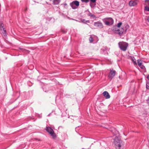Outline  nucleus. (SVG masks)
Listing matches in <instances>:
<instances>
[{
	"mask_svg": "<svg viewBox=\"0 0 149 149\" xmlns=\"http://www.w3.org/2000/svg\"><path fill=\"white\" fill-rule=\"evenodd\" d=\"M119 47L122 51H125L126 50L128 46V44L124 42H120L118 43Z\"/></svg>",
	"mask_w": 149,
	"mask_h": 149,
	"instance_id": "1",
	"label": "nucleus"
},
{
	"mask_svg": "<svg viewBox=\"0 0 149 149\" xmlns=\"http://www.w3.org/2000/svg\"><path fill=\"white\" fill-rule=\"evenodd\" d=\"M127 29L124 30L123 28H121V29H118V28H113L112 29V30L114 31L115 33L118 34L120 36L122 35L123 33H125L126 32Z\"/></svg>",
	"mask_w": 149,
	"mask_h": 149,
	"instance_id": "2",
	"label": "nucleus"
},
{
	"mask_svg": "<svg viewBox=\"0 0 149 149\" xmlns=\"http://www.w3.org/2000/svg\"><path fill=\"white\" fill-rule=\"evenodd\" d=\"M114 142L116 149H121L122 142L118 137L115 138Z\"/></svg>",
	"mask_w": 149,
	"mask_h": 149,
	"instance_id": "3",
	"label": "nucleus"
},
{
	"mask_svg": "<svg viewBox=\"0 0 149 149\" xmlns=\"http://www.w3.org/2000/svg\"><path fill=\"white\" fill-rule=\"evenodd\" d=\"M79 5V1H74L70 3V5L73 9H75L78 8Z\"/></svg>",
	"mask_w": 149,
	"mask_h": 149,
	"instance_id": "4",
	"label": "nucleus"
},
{
	"mask_svg": "<svg viewBox=\"0 0 149 149\" xmlns=\"http://www.w3.org/2000/svg\"><path fill=\"white\" fill-rule=\"evenodd\" d=\"M46 130L48 132L53 138H55L56 136L53 130L50 127H46Z\"/></svg>",
	"mask_w": 149,
	"mask_h": 149,
	"instance_id": "5",
	"label": "nucleus"
},
{
	"mask_svg": "<svg viewBox=\"0 0 149 149\" xmlns=\"http://www.w3.org/2000/svg\"><path fill=\"white\" fill-rule=\"evenodd\" d=\"M106 19L104 21V23L105 24L107 25H112L113 23V19L111 18H107L105 19Z\"/></svg>",
	"mask_w": 149,
	"mask_h": 149,
	"instance_id": "6",
	"label": "nucleus"
},
{
	"mask_svg": "<svg viewBox=\"0 0 149 149\" xmlns=\"http://www.w3.org/2000/svg\"><path fill=\"white\" fill-rule=\"evenodd\" d=\"M116 71L115 70L111 69L110 70V72L108 76V77L111 80L112 79L115 75L116 73Z\"/></svg>",
	"mask_w": 149,
	"mask_h": 149,
	"instance_id": "7",
	"label": "nucleus"
},
{
	"mask_svg": "<svg viewBox=\"0 0 149 149\" xmlns=\"http://www.w3.org/2000/svg\"><path fill=\"white\" fill-rule=\"evenodd\" d=\"M138 3V1L136 0H131L129 2V4L130 6H134L136 5Z\"/></svg>",
	"mask_w": 149,
	"mask_h": 149,
	"instance_id": "8",
	"label": "nucleus"
},
{
	"mask_svg": "<svg viewBox=\"0 0 149 149\" xmlns=\"http://www.w3.org/2000/svg\"><path fill=\"white\" fill-rule=\"evenodd\" d=\"M94 25L95 26L100 28H102L103 27L102 24L100 22H94Z\"/></svg>",
	"mask_w": 149,
	"mask_h": 149,
	"instance_id": "9",
	"label": "nucleus"
},
{
	"mask_svg": "<svg viewBox=\"0 0 149 149\" xmlns=\"http://www.w3.org/2000/svg\"><path fill=\"white\" fill-rule=\"evenodd\" d=\"M102 94L106 98L109 99L110 98V95L107 91H105L103 92Z\"/></svg>",
	"mask_w": 149,
	"mask_h": 149,
	"instance_id": "10",
	"label": "nucleus"
},
{
	"mask_svg": "<svg viewBox=\"0 0 149 149\" xmlns=\"http://www.w3.org/2000/svg\"><path fill=\"white\" fill-rule=\"evenodd\" d=\"M137 63L139 66L142 69L145 68V66L142 64L141 60H137Z\"/></svg>",
	"mask_w": 149,
	"mask_h": 149,
	"instance_id": "11",
	"label": "nucleus"
},
{
	"mask_svg": "<svg viewBox=\"0 0 149 149\" xmlns=\"http://www.w3.org/2000/svg\"><path fill=\"white\" fill-rule=\"evenodd\" d=\"M61 0H54L53 1V4L54 5L58 4L61 2Z\"/></svg>",
	"mask_w": 149,
	"mask_h": 149,
	"instance_id": "12",
	"label": "nucleus"
},
{
	"mask_svg": "<svg viewBox=\"0 0 149 149\" xmlns=\"http://www.w3.org/2000/svg\"><path fill=\"white\" fill-rule=\"evenodd\" d=\"M131 59L134 64L137 65L136 60L134 56L131 57Z\"/></svg>",
	"mask_w": 149,
	"mask_h": 149,
	"instance_id": "13",
	"label": "nucleus"
},
{
	"mask_svg": "<svg viewBox=\"0 0 149 149\" xmlns=\"http://www.w3.org/2000/svg\"><path fill=\"white\" fill-rule=\"evenodd\" d=\"M102 50L104 52H107V51H109V49L107 47H105L103 48V49H102Z\"/></svg>",
	"mask_w": 149,
	"mask_h": 149,
	"instance_id": "14",
	"label": "nucleus"
},
{
	"mask_svg": "<svg viewBox=\"0 0 149 149\" xmlns=\"http://www.w3.org/2000/svg\"><path fill=\"white\" fill-rule=\"evenodd\" d=\"M88 15L91 17L93 18L95 17V15L94 14L91 13L89 11V13L88 14Z\"/></svg>",
	"mask_w": 149,
	"mask_h": 149,
	"instance_id": "15",
	"label": "nucleus"
},
{
	"mask_svg": "<svg viewBox=\"0 0 149 149\" xmlns=\"http://www.w3.org/2000/svg\"><path fill=\"white\" fill-rule=\"evenodd\" d=\"M89 40L90 42L91 43L93 41V38L92 36H91L89 38Z\"/></svg>",
	"mask_w": 149,
	"mask_h": 149,
	"instance_id": "16",
	"label": "nucleus"
},
{
	"mask_svg": "<svg viewBox=\"0 0 149 149\" xmlns=\"http://www.w3.org/2000/svg\"><path fill=\"white\" fill-rule=\"evenodd\" d=\"M145 10L149 11V7L148 6H146L144 8Z\"/></svg>",
	"mask_w": 149,
	"mask_h": 149,
	"instance_id": "17",
	"label": "nucleus"
},
{
	"mask_svg": "<svg viewBox=\"0 0 149 149\" xmlns=\"http://www.w3.org/2000/svg\"><path fill=\"white\" fill-rule=\"evenodd\" d=\"M122 24V23L121 22H120L118 23L117 24V26L118 27H120L121 25Z\"/></svg>",
	"mask_w": 149,
	"mask_h": 149,
	"instance_id": "18",
	"label": "nucleus"
},
{
	"mask_svg": "<svg viewBox=\"0 0 149 149\" xmlns=\"http://www.w3.org/2000/svg\"><path fill=\"white\" fill-rule=\"evenodd\" d=\"M81 1L83 2H85L86 3H88L90 0H81Z\"/></svg>",
	"mask_w": 149,
	"mask_h": 149,
	"instance_id": "19",
	"label": "nucleus"
},
{
	"mask_svg": "<svg viewBox=\"0 0 149 149\" xmlns=\"http://www.w3.org/2000/svg\"><path fill=\"white\" fill-rule=\"evenodd\" d=\"M146 88L147 89H149V83L146 84Z\"/></svg>",
	"mask_w": 149,
	"mask_h": 149,
	"instance_id": "20",
	"label": "nucleus"
},
{
	"mask_svg": "<svg viewBox=\"0 0 149 149\" xmlns=\"http://www.w3.org/2000/svg\"><path fill=\"white\" fill-rule=\"evenodd\" d=\"M146 1H147V2H146V5L149 6V0H146Z\"/></svg>",
	"mask_w": 149,
	"mask_h": 149,
	"instance_id": "21",
	"label": "nucleus"
},
{
	"mask_svg": "<svg viewBox=\"0 0 149 149\" xmlns=\"http://www.w3.org/2000/svg\"><path fill=\"white\" fill-rule=\"evenodd\" d=\"M19 49L20 50H22V52H24L25 50L24 49L22 48H19Z\"/></svg>",
	"mask_w": 149,
	"mask_h": 149,
	"instance_id": "22",
	"label": "nucleus"
},
{
	"mask_svg": "<svg viewBox=\"0 0 149 149\" xmlns=\"http://www.w3.org/2000/svg\"><path fill=\"white\" fill-rule=\"evenodd\" d=\"M93 3H95L96 2V0H90Z\"/></svg>",
	"mask_w": 149,
	"mask_h": 149,
	"instance_id": "23",
	"label": "nucleus"
},
{
	"mask_svg": "<svg viewBox=\"0 0 149 149\" xmlns=\"http://www.w3.org/2000/svg\"><path fill=\"white\" fill-rule=\"evenodd\" d=\"M1 27L2 28H3V24H1Z\"/></svg>",
	"mask_w": 149,
	"mask_h": 149,
	"instance_id": "24",
	"label": "nucleus"
},
{
	"mask_svg": "<svg viewBox=\"0 0 149 149\" xmlns=\"http://www.w3.org/2000/svg\"><path fill=\"white\" fill-rule=\"evenodd\" d=\"M3 29V30L4 32V33H6V30L4 28H2Z\"/></svg>",
	"mask_w": 149,
	"mask_h": 149,
	"instance_id": "25",
	"label": "nucleus"
},
{
	"mask_svg": "<svg viewBox=\"0 0 149 149\" xmlns=\"http://www.w3.org/2000/svg\"><path fill=\"white\" fill-rule=\"evenodd\" d=\"M147 101L148 103V104H149V97H148V99H147Z\"/></svg>",
	"mask_w": 149,
	"mask_h": 149,
	"instance_id": "26",
	"label": "nucleus"
},
{
	"mask_svg": "<svg viewBox=\"0 0 149 149\" xmlns=\"http://www.w3.org/2000/svg\"><path fill=\"white\" fill-rule=\"evenodd\" d=\"M85 20L84 19H83L82 20V22L83 23H86V22H85Z\"/></svg>",
	"mask_w": 149,
	"mask_h": 149,
	"instance_id": "27",
	"label": "nucleus"
},
{
	"mask_svg": "<svg viewBox=\"0 0 149 149\" xmlns=\"http://www.w3.org/2000/svg\"><path fill=\"white\" fill-rule=\"evenodd\" d=\"M147 20L149 22V17H148V18H147Z\"/></svg>",
	"mask_w": 149,
	"mask_h": 149,
	"instance_id": "28",
	"label": "nucleus"
},
{
	"mask_svg": "<svg viewBox=\"0 0 149 149\" xmlns=\"http://www.w3.org/2000/svg\"><path fill=\"white\" fill-rule=\"evenodd\" d=\"M147 78L148 80H149V75H147Z\"/></svg>",
	"mask_w": 149,
	"mask_h": 149,
	"instance_id": "29",
	"label": "nucleus"
},
{
	"mask_svg": "<svg viewBox=\"0 0 149 149\" xmlns=\"http://www.w3.org/2000/svg\"><path fill=\"white\" fill-rule=\"evenodd\" d=\"M85 22H89V20H86L85 21Z\"/></svg>",
	"mask_w": 149,
	"mask_h": 149,
	"instance_id": "30",
	"label": "nucleus"
},
{
	"mask_svg": "<svg viewBox=\"0 0 149 149\" xmlns=\"http://www.w3.org/2000/svg\"><path fill=\"white\" fill-rule=\"evenodd\" d=\"M81 149H90V148H88V149H86V148H82Z\"/></svg>",
	"mask_w": 149,
	"mask_h": 149,
	"instance_id": "31",
	"label": "nucleus"
},
{
	"mask_svg": "<svg viewBox=\"0 0 149 149\" xmlns=\"http://www.w3.org/2000/svg\"><path fill=\"white\" fill-rule=\"evenodd\" d=\"M43 91H45V92H47V91H45V90H44V89H43Z\"/></svg>",
	"mask_w": 149,
	"mask_h": 149,
	"instance_id": "32",
	"label": "nucleus"
}]
</instances>
